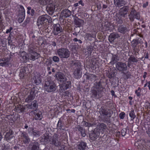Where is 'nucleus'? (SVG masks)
<instances>
[{
	"label": "nucleus",
	"mask_w": 150,
	"mask_h": 150,
	"mask_svg": "<svg viewBox=\"0 0 150 150\" xmlns=\"http://www.w3.org/2000/svg\"><path fill=\"white\" fill-rule=\"evenodd\" d=\"M130 21H134L135 18L137 20L140 19V14L139 13L137 12L135 9H132L128 15Z\"/></svg>",
	"instance_id": "9d476101"
},
{
	"label": "nucleus",
	"mask_w": 150,
	"mask_h": 150,
	"mask_svg": "<svg viewBox=\"0 0 150 150\" xmlns=\"http://www.w3.org/2000/svg\"><path fill=\"white\" fill-rule=\"evenodd\" d=\"M138 61L137 59L135 58L134 56H131L128 59L127 66L130 67L131 64H132V63H137Z\"/></svg>",
	"instance_id": "b1692460"
},
{
	"label": "nucleus",
	"mask_w": 150,
	"mask_h": 150,
	"mask_svg": "<svg viewBox=\"0 0 150 150\" xmlns=\"http://www.w3.org/2000/svg\"><path fill=\"white\" fill-rule=\"evenodd\" d=\"M3 60V62L7 63V64H6V65H8V62H9V59L7 58H3L2 59Z\"/></svg>",
	"instance_id": "13d9d810"
},
{
	"label": "nucleus",
	"mask_w": 150,
	"mask_h": 150,
	"mask_svg": "<svg viewBox=\"0 0 150 150\" xmlns=\"http://www.w3.org/2000/svg\"><path fill=\"white\" fill-rule=\"evenodd\" d=\"M62 127L63 124L62 122L60 119H59L57 125V128L60 129H62V130H64L63 129H62Z\"/></svg>",
	"instance_id": "79ce46f5"
},
{
	"label": "nucleus",
	"mask_w": 150,
	"mask_h": 150,
	"mask_svg": "<svg viewBox=\"0 0 150 150\" xmlns=\"http://www.w3.org/2000/svg\"><path fill=\"white\" fill-rule=\"evenodd\" d=\"M95 125H96V124L94 122H92V123H91L88 122V127H92L94 126Z\"/></svg>",
	"instance_id": "69168bd1"
},
{
	"label": "nucleus",
	"mask_w": 150,
	"mask_h": 150,
	"mask_svg": "<svg viewBox=\"0 0 150 150\" xmlns=\"http://www.w3.org/2000/svg\"><path fill=\"white\" fill-rule=\"evenodd\" d=\"M72 66H75L76 67H77L74 72V74L75 78L78 79L80 78L81 76L82 72L81 71V67L80 64L78 62H75L72 63Z\"/></svg>",
	"instance_id": "0eeeda50"
},
{
	"label": "nucleus",
	"mask_w": 150,
	"mask_h": 150,
	"mask_svg": "<svg viewBox=\"0 0 150 150\" xmlns=\"http://www.w3.org/2000/svg\"><path fill=\"white\" fill-rule=\"evenodd\" d=\"M107 127L106 125L104 123H99L98 124L96 128L95 129H97V131L103 133L107 129Z\"/></svg>",
	"instance_id": "dca6fc26"
},
{
	"label": "nucleus",
	"mask_w": 150,
	"mask_h": 150,
	"mask_svg": "<svg viewBox=\"0 0 150 150\" xmlns=\"http://www.w3.org/2000/svg\"><path fill=\"white\" fill-rule=\"evenodd\" d=\"M104 89L100 81L95 83L91 90L93 96L97 98H101L104 93Z\"/></svg>",
	"instance_id": "f257e3e1"
},
{
	"label": "nucleus",
	"mask_w": 150,
	"mask_h": 150,
	"mask_svg": "<svg viewBox=\"0 0 150 150\" xmlns=\"http://www.w3.org/2000/svg\"><path fill=\"white\" fill-rule=\"evenodd\" d=\"M119 60V58L117 55H113L110 63L111 64H114L117 62Z\"/></svg>",
	"instance_id": "e433bc0d"
},
{
	"label": "nucleus",
	"mask_w": 150,
	"mask_h": 150,
	"mask_svg": "<svg viewBox=\"0 0 150 150\" xmlns=\"http://www.w3.org/2000/svg\"><path fill=\"white\" fill-rule=\"evenodd\" d=\"M71 15V12L67 9L64 10L61 13V16L62 18L70 16Z\"/></svg>",
	"instance_id": "4be33fe9"
},
{
	"label": "nucleus",
	"mask_w": 150,
	"mask_h": 150,
	"mask_svg": "<svg viewBox=\"0 0 150 150\" xmlns=\"http://www.w3.org/2000/svg\"><path fill=\"white\" fill-rule=\"evenodd\" d=\"M30 18L29 17H28L26 19V20L24 21V22L23 23V25H25L28 23H29L30 22Z\"/></svg>",
	"instance_id": "603ef678"
},
{
	"label": "nucleus",
	"mask_w": 150,
	"mask_h": 150,
	"mask_svg": "<svg viewBox=\"0 0 150 150\" xmlns=\"http://www.w3.org/2000/svg\"><path fill=\"white\" fill-rule=\"evenodd\" d=\"M64 82H62L61 84H59V91L61 93L64 92L67 89L70 87L71 85V82L69 81H67L66 79V81Z\"/></svg>",
	"instance_id": "9b49d317"
},
{
	"label": "nucleus",
	"mask_w": 150,
	"mask_h": 150,
	"mask_svg": "<svg viewBox=\"0 0 150 150\" xmlns=\"http://www.w3.org/2000/svg\"><path fill=\"white\" fill-rule=\"evenodd\" d=\"M21 137L23 142L25 144H28L30 141V139L29 138L28 134L25 132L21 133Z\"/></svg>",
	"instance_id": "aec40b11"
},
{
	"label": "nucleus",
	"mask_w": 150,
	"mask_h": 150,
	"mask_svg": "<svg viewBox=\"0 0 150 150\" xmlns=\"http://www.w3.org/2000/svg\"><path fill=\"white\" fill-rule=\"evenodd\" d=\"M39 55V54L36 52L29 53V59L33 61H34L36 59H38Z\"/></svg>",
	"instance_id": "c85d7f7f"
},
{
	"label": "nucleus",
	"mask_w": 150,
	"mask_h": 150,
	"mask_svg": "<svg viewBox=\"0 0 150 150\" xmlns=\"http://www.w3.org/2000/svg\"><path fill=\"white\" fill-rule=\"evenodd\" d=\"M52 60L55 62H59V58L57 56H54L52 57Z\"/></svg>",
	"instance_id": "de8ad7c7"
},
{
	"label": "nucleus",
	"mask_w": 150,
	"mask_h": 150,
	"mask_svg": "<svg viewBox=\"0 0 150 150\" xmlns=\"http://www.w3.org/2000/svg\"><path fill=\"white\" fill-rule=\"evenodd\" d=\"M143 43L142 38H137L135 39H134L131 42V46L133 48V50L135 51L137 50V47L138 44H142Z\"/></svg>",
	"instance_id": "f8f14e48"
},
{
	"label": "nucleus",
	"mask_w": 150,
	"mask_h": 150,
	"mask_svg": "<svg viewBox=\"0 0 150 150\" xmlns=\"http://www.w3.org/2000/svg\"><path fill=\"white\" fill-rule=\"evenodd\" d=\"M28 11L27 13L28 14H30L32 16H33L35 15V11L33 9H32L30 7H27Z\"/></svg>",
	"instance_id": "4c0bfd02"
},
{
	"label": "nucleus",
	"mask_w": 150,
	"mask_h": 150,
	"mask_svg": "<svg viewBox=\"0 0 150 150\" xmlns=\"http://www.w3.org/2000/svg\"><path fill=\"white\" fill-rule=\"evenodd\" d=\"M23 56H22V54H21V56L23 59V61L25 62L27 60L28 58L27 57L26 54L25 52L23 53Z\"/></svg>",
	"instance_id": "8fccbe9b"
},
{
	"label": "nucleus",
	"mask_w": 150,
	"mask_h": 150,
	"mask_svg": "<svg viewBox=\"0 0 150 150\" xmlns=\"http://www.w3.org/2000/svg\"><path fill=\"white\" fill-rule=\"evenodd\" d=\"M86 37L88 39L89 38H92L93 37V35L92 34L87 33L86 35Z\"/></svg>",
	"instance_id": "0e129e2a"
},
{
	"label": "nucleus",
	"mask_w": 150,
	"mask_h": 150,
	"mask_svg": "<svg viewBox=\"0 0 150 150\" xmlns=\"http://www.w3.org/2000/svg\"><path fill=\"white\" fill-rule=\"evenodd\" d=\"M1 42L2 46L5 47L6 45V41L5 39L1 40Z\"/></svg>",
	"instance_id": "5fc2aeb1"
},
{
	"label": "nucleus",
	"mask_w": 150,
	"mask_h": 150,
	"mask_svg": "<svg viewBox=\"0 0 150 150\" xmlns=\"http://www.w3.org/2000/svg\"><path fill=\"white\" fill-rule=\"evenodd\" d=\"M13 30V28L12 27H10L9 29L7 30L6 33H10L11 31Z\"/></svg>",
	"instance_id": "774afa93"
},
{
	"label": "nucleus",
	"mask_w": 150,
	"mask_h": 150,
	"mask_svg": "<svg viewBox=\"0 0 150 150\" xmlns=\"http://www.w3.org/2000/svg\"><path fill=\"white\" fill-rule=\"evenodd\" d=\"M117 30L119 32L123 34L129 31V30L126 27H124L122 25H120L118 27Z\"/></svg>",
	"instance_id": "a878e982"
},
{
	"label": "nucleus",
	"mask_w": 150,
	"mask_h": 150,
	"mask_svg": "<svg viewBox=\"0 0 150 150\" xmlns=\"http://www.w3.org/2000/svg\"><path fill=\"white\" fill-rule=\"evenodd\" d=\"M86 76V78L87 80H90L92 81L93 80H95L96 76L95 75L86 73L84 75Z\"/></svg>",
	"instance_id": "7c9ffc66"
},
{
	"label": "nucleus",
	"mask_w": 150,
	"mask_h": 150,
	"mask_svg": "<svg viewBox=\"0 0 150 150\" xmlns=\"http://www.w3.org/2000/svg\"><path fill=\"white\" fill-rule=\"evenodd\" d=\"M114 3L116 6L120 7L124 5L123 0H114Z\"/></svg>",
	"instance_id": "f704fd0d"
},
{
	"label": "nucleus",
	"mask_w": 150,
	"mask_h": 150,
	"mask_svg": "<svg viewBox=\"0 0 150 150\" xmlns=\"http://www.w3.org/2000/svg\"><path fill=\"white\" fill-rule=\"evenodd\" d=\"M129 115L131 118V120H133L135 117L136 115L134 110H131L129 113Z\"/></svg>",
	"instance_id": "37998d69"
},
{
	"label": "nucleus",
	"mask_w": 150,
	"mask_h": 150,
	"mask_svg": "<svg viewBox=\"0 0 150 150\" xmlns=\"http://www.w3.org/2000/svg\"><path fill=\"white\" fill-rule=\"evenodd\" d=\"M58 55L60 58L67 59L70 55V52L68 49L66 48H60L57 51Z\"/></svg>",
	"instance_id": "423d86ee"
},
{
	"label": "nucleus",
	"mask_w": 150,
	"mask_h": 150,
	"mask_svg": "<svg viewBox=\"0 0 150 150\" xmlns=\"http://www.w3.org/2000/svg\"><path fill=\"white\" fill-rule=\"evenodd\" d=\"M150 143V141L148 140H145L144 139L138 140L134 144V145L137 147L139 149H142L144 146H149L148 144Z\"/></svg>",
	"instance_id": "6e6552de"
},
{
	"label": "nucleus",
	"mask_w": 150,
	"mask_h": 150,
	"mask_svg": "<svg viewBox=\"0 0 150 150\" xmlns=\"http://www.w3.org/2000/svg\"><path fill=\"white\" fill-rule=\"evenodd\" d=\"M7 63L6 62L4 63L3 60L2 59H0V65L1 66H5L6 65Z\"/></svg>",
	"instance_id": "4d7b16f0"
},
{
	"label": "nucleus",
	"mask_w": 150,
	"mask_h": 150,
	"mask_svg": "<svg viewBox=\"0 0 150 150\" xmlns=\"http://www.w3.org/2000/svg\"><path fill=\"white\" fill-rule=\"evenodd\" d=\"M40 3L43 5H46L48 3L47 0H39Z\"/></svg>",
	"instance_id": "864d4df0"
},
{
	"label": "nucleus",
	"mask_w": 150,
	"mask_h": 150,
	"mask_svg": "<svg viewBox=\"0 0 150 150\" xmlns=\"http://www.w3.org/2000/svg\"><path fill=\"white\" fill-rule=\"evenodd\" d=\"M146 133L148 134V136L150 137V127H149L147 130H146Z\"/></svg>",
	"instance_id": "e2e57ef3"
},
{
	"label": "nucleus",
	"mask_w": 150,
	"mask_h": 150,
	"mask_svg": "<svg viewBox=\"0 0 150 150\" xmlns=\"http://www.w3.org/2000/svg\"><path fill=\"white\" fill-rule=\"evenodd\" d=\"M127 129L126 128L122 129L121 131V134L122 136H125L127 132Z\"/></svg>",
	"instance_id": "3c124183"
},
{
	"label": "nucleus",
	"mask_w": 150,
	"mask_h": 150,
	"mask_svg": "<svg viewBox=\"0 0 150 150\" xmlns=\"http://www.w3.org/2000/svg\"><path fill=\"white\" fill-rule=\"evenodd\" d=\"M20 8L21 9V13H20L19 17L20 18H22L23 17L24 19L25 16V9L22 6H20Z\"/></svg>",
	"instance_id": "a19ab883"
},
{
	"label": "nucleus",
	"mask_w": 150,
	"mask_h": 150,
	"mask_svg": "<svg viewBox=\"0 0 150 150\" xmlns=\"http://www.w3.org/2000/svg\"><path fill=\"white\" fill-rule=\"evenodd\" d=\"M115 73L112 71H111L108 74V77L109 78H111L114 77L115 76Z\"/></svg>",
	"instance_id": "09e8293b"
},
{
	"label": "nucleus",
	"mask_w": 150,
	"mask_h": 150,
	"mask_svg": "<svg viewBox=\"0 0 150 150\" xmlns=\"http://www.w3.org/2000/svg\"><path fill=\"white\" fill-rule=\"evenodd\" d=\"M100 134V132L97 131V129H95L94 130L92 131L90 134V137L92 139L94 140L96 139Z\"/></svg>",
	"instance_id": "412c9836"
},
{
	"label": "nucleus",
	"mask_w": 150,
	"mask_h": 150,
	"mask_svg": "<svg viewBox=\"0 0 150 150\" xmlns=\"http://www.w3.org/2000/svg\"><path fill=\"white\" fill-rule=\"evenodd\" d=\"M127 13H125L124 12H123L120 10V12L118 14H117L116 16L117 17L120 16L121 17V16H123L124 17H125V16L127 15Z\"/></svg>",
	"instance_id": "c03bdc74"
},
{
	"label": "nucleus",
	"mask_w": 150,
	"mask_h": 150,
	"mask_svg": "<svg viewBox=\"0 0 150 150\" xmlns=\"http://www.w3.org/2000/svg\"><path fill=\"white\" fill-rule=\"evenodd\" d=\"M44 89L48 93L54 92L57 89V86L53 81L50 79L48 80L45 82Z\"/></svg>",
	"instance_id": "20e7f679"
},
{
	"label": "nucleus",
	"mask_w": 150,
	"mask_h": 150,
	"mask_svg": "<svg viewBox=\"0 0 150 150\" xmlns=\"http://www.w3.org/2000/svg\"><path fill=\"white\" fill-rule=\"evenodd\" d=\"M27 107L28 108L31 110H34L36 108L38 107V104L37 103V101L34 100L30 104L28 105Z\"/></svg>",
	"instance_id": "bb28decb"
},
{
	"label": "nucleus",
	"mask_w": 150,
	"mask_h": 150,
	"mask_svg": "<svg viewBox=\"0 0 150 150\" xmlns=\"http://www.w3.org/2000/svg\"><path fill=\"white\" fill-rule=\"evenodd\" d=\"M31 133L33 136L35 137H39L40 135L39 131L34 129H32Z\"/></svg>",
	"instance_id": "ea45409f"
},
{
	"label": "nucleus",
	"mask_w": 150,
	"mask_h": 150,
	"mask_svg": "<svg viewBox=\"0 0 150 150\" xmlns=\"http://www.w3.org/2000/svg\"><path fill=\"white\" fill-rule=\"evenodd\" d=\"M13 131L10 129L5 135L4 137V140L9 142L13 141L14 139V137L13 135Z\"/></svg>",
	"instance_id": "4468645a"
},
{
	"label": "nucleus",
	"mask_w": 150,
	"mask_h": 150,
	"mask_svg": "<svg viewBox=\"0 0 150 150\" xmlns=\"http://www.w3.org/2000/svg\"><path fill=\"white\" fill-rule=\"evenodd\" d=\"M52 21V19L47 14H45L40 16L37 21V25L38 26L40 25L45 26L47 22L50 23Z\"/></svg>",
	"instance_id": "39448f33"
},
{
	"label": "nucleus",
	"mask_w": 150,
	"mask_h": 150,
	"mask_svg": "<svg viewBox=\"0 0 150 150\" xmlns=\"http://www.w3.org/2000/svg\"><path fill=\"white\" fill-rule=\"evenodd\" d=\"M76 128L78 129L82 137H84L86 136V134L85 133V131L84 128L81 126L80 125H78L77 126V127Z\"/></svg>",
	"instance_id": "c756f323"
},
{
	"label": "nucleus",
	"mask_w": 150,
	"mask_h": 150,
	"mask_svg": "<svg viewBox=\"0 0 150 150\" xmlns=\"http://www.w3.org/2000/svg\"><path fill=\"white\" fill-rule=\"evenodd\" d=\"M36 46L33 44H30L28 46V51L29 53L36 52Z\"/></svg>",
	"instance_id": "2f4dec72"
},
{
	"label": "nucleus",
	"mask_w": 150,
	"mask_h": 150,
	"mask_svg": "<svg viewBox=\"0 0 150 150\" xmlns=\"http://www.w3.org/2000/svg\"><path fill=\"white\" fill-rule=\"evenodd\" d=\"M117 18H116V21L118 24H121L122 22L123 21L121 19V17L120 16L117 17Z\"/></svg>",
	"instance_id": "49530a36"
},
{
	"label": "nucleus",
	"mask_w": 150,
	"mask_h": 150,
	"mask_svg": "<svg viewBox=\"0 0 150 150\" xmlns=\"http://www.w3.org/2000/svg\"><path fill=\"white\" fill-rule=\"evenodd\" d=\"M115 67L117 70L122 73L126 71L127 69L126 64L122 62H117L116 64Z\"/></svg>",
	"instance_id": "1a4fd4ad"
},
{
	"label": "nucleus",
	"mask_w": 150,
	"mask_h": 150,
	"mask_svg": "<svg viewBox=\"0 0 150 150\" xmlns=\"http://www.w3.org/2000/svg\"><path fill=\"white\" fill-rule=\"evenodd\" d=\"M35 116L34 117V119L36 120H41L42 117V113L41 112L36 114L35 113Z\"/></svg>",
	"instance_id": "58836bf2"
},
{
	"label": "nucleus",
	"mask_w": 150,
	"mask_h": 150,
	"mask_svg": "<svg viewBox=\"0 0 150 150\" xmlns=\"http://www.w3.org/2000/svg\"><path fill=\"white\" fill-rule=\"evenodd\" d=\"M45 64L47 66H50L51 64V62L49 60H47L46 61Z\"/></svg>",
	"instance_id": "bf43d9fd"
},
{
	"label": "nucleus",
	"mask_w": 150,
	"mask_h": 150,
	"mask_svg": "<svg viewBox=\"0 0 150 150\" xmlns=\"http://www.w3.org/2000/svg\"><path fill=\"white\" fill-rule=\"evenodd\" d=\"M56 78L58 81L60 83L66 81L67 78L65 75L61 72H58L56 74Z\"/></svg>",
	"instance_id": "f3484780"
},
{
	"label": "nucleus",
	"mask_w": 150,
	"mask_h": 150,
	"mask_svg": "<svg viewBox=\"0 0 150 150\" xmlns=\"http://www.w3.org/2000/svg\"><path fill=\"white\" fill-rule=\"evenodd\" d=\"M34 83L37 85L40 84L41 82V79L39 75L35 76L33 78Z\"/></svg>",
	"instance_id": "473e14b6"
},
{
	"label": "nucleus",
	"mask_w": 150,
	"mask_h": 150,
	"mask_svg": "<svg viewBox=\"0 0 150 150\" xmlns=\"http://www.w3.org/2000/svg\"><path fill=\"white\" fill-rule=\"evenodd\" d=\"M77 150H85L87 146L85 142L81 141L77 143Z\"/></svg>",
	"instance_id": "6ab92c4d"
},
{
	"label": "nucleus",
	"mask_w": 150,
	"mask_h": 150,
	"mask_svg": "<svg viewBox=\"0 0 150 150\" xmlns=\"http://www.w3.org/2000/svg\"><path fill=\"white\" fill-rule=\"evenodd\" d=\"M58 136L59 135L57 133H54L52 137L45 133L43 134L42 137L46 142L50 143L56 146H58L60 145V142L58 140Z\"/></svg>",
	"instance_id": "f03ea898"
},
{
	"label": "nucleus",
	"mask_w": 150,
	"mask_h": 150,
	"mask_svg": "<svg viewBox=\"0 0 150 150\" xmlns=\"http://www.w3.org/2000/svg\"><path fill=\"white\" fill-rule=\"evenodd\" d=\"M125 114L124 112H121L119 115V117L121 119H123L125 117Z\"/></svg>",
	"instance_id": "6e6d98bb"
},
{
	"label": "nucleus",
	"mask_w": 150,
	"mask_h": 150,
	"mask_svg": "<svg viewBox=\"0 0 150 150\" xmlns=\"http://www.w3.org/2000/svg\"><path fill=\"white\" fill-rule=\"evenodd\" d=\"M35 91L34 87L31 89L30 94L28 96V97L25 99V102L28 103L31 102L34 98L35 97Z\"/></svg>",
	"instance_id": "ddd939ff"
},
{
	"label": "nucleus",
	"mask_w": 150,
	"mask_h": 150,
	"mask_svg": "<svg viewBox=\"0 0 150 150\" xmlns=\"http://www.w3.org/2000/svg\"><path fill=\"white\" fill-rule=\"evenodd\" d=\"M74 23L76 27H80L84 24V21L77 18L74 21Z\"/></svg>",
	"instance_id": "5701e85b"
},
{
	"label": "nucleus",
	"mask_w": 150,
	"mask_h": 150,
	"mask_svg": "<svg viewBox=\"0 0 150 150\" xmlns=\"http://www.w3.org/2000/svg\"><path fill=\"white\" fill-rule=\"evenodd\" d=\"M97 64H96V62L93 61L92 63L91 67L93 68H94L95 67H96Z\"/></svg>",
	"instance_id": "338daca9"
},
{
	"label": "nucleus",
	"mask_w": 150,
	"mask_h": 150,
	"mask_svg": "<svg viewBox=\"0 0 150 150\" xmlns=\"http://www.w3.org/2000/svg\"><path fill=\"white\" fill-rule=\"evenodd\" d=\"M129 9V7L128 6H125L120 8V10L124 12H126L127 13L128 12Z\"/></svg>",
	"instance_id": "a18cd8bd"
},
{
	"label": "nucleus",
	"mask_w": 150,
	"mask_h": 150,
	"mask_svg": "<svg viewBox=\"0 0 150 150\" xmlns=\"http://www.w3.org/2000/svg\"><path fill=\"white\" fill-rule=\"evenodd\" d=\"M99 112L100 115L99 116L100 120L104 122H109L112 114L110 110L103 107H101L99 109Z\"/></svg>",
	"instance_id": "7ed1b4c3"
},
{
	"label": "nucleus",
	"mask_w": 150,
	"mask_h": 150,
	"mask_svg": "<svg viewBox=\"0 0 150 150\" xmlns=\"http://www.w3.org/2000/svg\"><path fill=\"white\" fill-rule=\"evenodd\" d=\"M39 143L35 140L32 141L29 145V146L31 148V150H39Z\"/></svg>",
	"instance_id": "a211bd4d"
},
{
	"label": "nucleus",
	"mask_w": 150,
	"mask_h": 150,
	"mask_svg": "<svg viewBox=\"0 0 150 150\" xmlns=\"http://www.w3.org/2000/svg\"><path fill=\"white\" fill-rule=\"evenodd\" d=\"M25 68V67H22L21 68L20 70L19 76L21 78H23L26 74Z\"/></svg>",
	"instance_id": "c9c22d12"
},
{
	"label": "nucleus",
	"mask_w": 150,
	"mask_h": 150,
	"mask_svg": "<svg viewBox=\"0 0 150 150\" xmlns=\"http://www.w3.org/2000/svg\"><path fill=\"white\" fill-rule=\"evenodd\" d=\"M14 109L16 112L20 113L23 112L25 108L21 105H18L15 106Z\"/></svg>",
	"instance_id": "72a5a7b5"
},
{
	"label": "nucleus",
	"mask_w": 150,
	"mask_h": 150,
	"mask_svg": "<svg viewBox=\"0 0 150 150\" xmlns=\"http://www.w3.org/2000/svg\"><path fill=\"white\" fill-rule=\"evenodd\" d=\"M53 33L54 35H57L58 34L61 32L62 30V29L59 24H54L53 25Z\"/></svg>",
	"instance_id": "2eb2a0df"
},
{
	"label": "nucleus",
	"mask_w": 150,
	"mask_h": 150,
	"mask_svg": "<svg viewBox=\"0 0 150 150\" xmlns=\"http://www.w3.org/2000/svg\"><path fill=\"white\" fill-rule=\"evenodd\" d=\"M24 17H23L22 18H20L19 17L18 19V21L19 23H22L24 20Z\"/></svg>",
	"instance_id": "680f3d73"
},
{
	"label": "nucleus",
	"mask_w": 150,
	"mask_h": 150,
	"mask_svg": "<svg viewBox=\"0 0 150 150\" xmlns=\"http://www.w3.org/2000/svg\"><path fill=\"white\" fill-rule=\"evenodd\" d=\"M55 7L53 6L48 5L47 6L46 10L49 14L52 15L54 12Z\"/></svg>",
	"instance_id": "cd10ccee"
},
{
	"label": "nucleus",
	"mask_w": 150,
	"mask_h": 150,
	"mask_svg": "<svg viewBox=\"0 0 150 150\" xmlns=\"http://www.w3.org/2000/svg\"><path fill=\"white\" fill-rule=\"evenodd\" d=\"M120 37V36L117 33H111L109 36L108 40L110 42L112 43V42L114 41L115 39Z\"/></svg>",
	"instance_id": "393cba45"
},
{
	"label": "nucleus",
	"mask_w": 150,
	"mask_h": 150,
	"mask_svg": "<svg viewBox=\"0 0 150 150\" xmlns=\"http://www.w3.org/2000/svg\"><path fill=\"white\" fill-rule=\"evenodd\" d=\"M73 40L75 42L78 41L79 42L80 44H81L82 43V41L81 40H78L76 38H74L73 39Z\"/></svg>",
	"instance_id": "052dcab7"
}]
</instances>
